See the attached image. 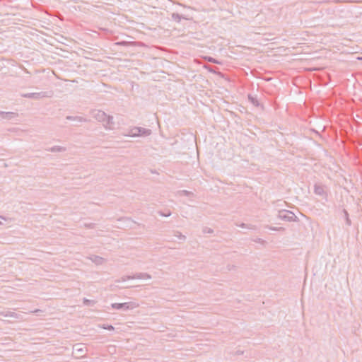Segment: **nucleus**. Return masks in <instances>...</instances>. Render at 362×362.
<instances>
[{"label":"nucleus","mask_w":362,"mask_h":362,"mask_svg":"<svg viewBox=\"0 0 362 362\" xmlns=\"http://www.w3.org/2000/svg\"><path fill=\"white\" fill-rule=\"evenodd\" d=\"M111 307L115 310H132L139 307V303L136 301H129L122 303H115L111 304Z\"/></svg>","instance_id":"f257e3e1"},{"label":"nucleus","mask_w":362,"mask_h":362,"mask_svg":"<svg viewBox=\"0 0 362 362\" xmlns=\"http://www.w3.org/2000/svg\"><path fill=\"white\" fill-rule=\"evenodd\" d=\"M83 303L85 305H94L95 303V302L94 300H88V299H84L83 300Z\"/></svg>","instance_id":"ddd939ff"},{"label":"nucleus","mask_w":362,"mask_h":362,"mask_svg":"<svg viewBox=\"0 0 362 362\" xmlns=\"http://www.w3.org/2000/svg\"><path fill=\"white\" fill-rule=\"evenodd\" d=\"M172 18L173 20L176 21H180L182 18V17L178 13H173Z\"/></svg>","instance_id":"f8f14e48"},{"label":"nucleus","mask_w":362,"mask_h":362,"mask_svg":"<svg viewBox=\"0 0 362 362\" xmlns=\"http://www.w3.org/2000/svg\"><path fill=\"white\" fill-rule=\"evenodd\" d=\"M100 327L105 329H107V330H110V331L114 330V327L112 325H100Z\"/></svg>","instance_id":"9b49d317"},{"label":"nucleus","mask_w":362,"mask_h":362,"mask_svg":"<svg viewBox=\"0 0 362 362\" xmlns=\"http://www.w3.org/2000/svg\"><path fill=\"white\" fill-rule=\"evenodd\" d=\"M93 117L98 122L103 123L108 116L105 112L101 110H95L93 112Z\"/></svg>","instance_id":"39448f33"},{"label":"nucleus","mask_w":362,"mask_h":362,"mask_svg":"<svg viewBox=\"0 0 362 362\" xmlns=\"http://www.w3.org/2000/svg\"><path fill=\"white\" fill-rule=\"evenodd\" d=\"M64 150V149L60 146H54L51 149L52 151H62Z\"/></svg>","instance_id":"4468645a"},{"label":"nucleus","mask_w":362,"mask_h":362,"mask_svg":"<svg viewBox=\"0 0 362 362\" xmlns=\"http://www.w3.org/2000/svg\"><path fill=\"white\" fill-rule=\"evenodd\" d=\"M0 315L4 317H11L16 319H18L20 317V315L11 311L1 312Z\"/></svg>","instance_id":"1a4fd4ad"},{"label":"nucleus","mask_w":362,"mask_h":362,"mask_svg":"<svg viewBox=\"0 0 362 362\" xmlns=\"http://www.w3.org/2000/svg\"><path fill=\"white\" fill-rule=\"evenodd\" d=\"M184 192H185V194H188V193H189V192H187V191H184Z\"/></svg>","instance_id":"6ab92c4d"},{"label":"nucleus","mask_w":362,"mask_h":362,"mask_svg":"<svg viewBox=\"0 0 362 362\" xmlns=\"http://www.w3.org/2000/svg\"><path fill=\"white\" fill-rule=\"evenodd\" d=\"M134 279H151V276L149 274H148V273L141 272V273L136 274L134 276H124V277H122L121 279V281H125L126 280Z\"/></svg>","instance_id":"20e7f679"},{"label":"nucleus","mask_w":362,"mask_h":362,"mask_svg":"<svg viewBox=\"0 0 362 362\" xmlns=\"http://www.w3.org/2000/svg\"><path fill=\"white\" fill-rule=\"evenodd\" d=\"M315 192L317 194H322L324 192V189H323L322 187L315 185Z\"/></svg>","instance_id":"9d476101"},{"label":"nucleus","mask_w":362,"mask_h":362,"mask_svg":"<svg viewBox=\"0 0 362 362\" xmlns=\"http://www.w3.org/2000/svg\"><path fill=\"white\" fill-rule=\"evenodd\" d=\"M273 230H284L283 228H271Z\"/></svg>","instance_id":"dca6fc26"},{"label":"nucleus","mask_w":362,"mask_h":362,"mask_svg":"<svg viewBox=\"0 0 362 362\" xmlns=\"http://www.w3.org/2000/svg\"><path fill=\"white\" fill-rule=\"evenodd\" d=\"M279 218L286 221H296L297 216L292 211L282 210L279 212Z\"/></svg>","instance_id":"7ed1b4c3"},{"label":"nucleus","mask_w":362,"mask_h":362,"mask_svg":"<svg viewBox=\"0 0 362 362\" xmlns=\"http://www.w3.org/2000/svg\"><path fill=\"white\" fill-rule=\"evenodd\" d=\"M103 125L106 129L112 130L115 129V123L113 122V117L108 115L106 119L103 123Z\"/></svg>","instance_id":"423d86ee"},{"label":"nucleus","mask_w":362,"mask_h":362,"mask_svg":"<svg viewBox=\"0 0 362 362\" xmlns=\"http://www.w3.org/2000/svg\"><path fill=\"white\" fill-rule=\"evenodd\" d=\"M344 213H345V215H346V218L347 223H348L349 225H350V224H351V221H350V220H349V217H348V214H347V212H346V211H344Z\"/></svg>","instance_id":"2eb2a0df"},{"label":"nucleus","mask_w":362,"mask_h":362,"mask_svg":"<svg viewBox=\"0 0 362 362\" xmlns=\"http://www.w3.org/2000/svg\"><path fill=\"white\" fill-rule=\"evenodd\" d=\"M0 218H1V219H3V220H5V221L6 220V218L2 217V216H0ZM2 224H3L2 221H0V226H1V225H2Z\"/></svg>","instance_id":"a211bd4d"},{"label":"nucleus","mask_w":362,"mask_h":362,"mask_svg":"<svg viewBox=\"0 0 362 362\" xmlns=\"http://www.w3.org/2000/svg\"><path fill=\"white\" fill-rule=\"evenodd\" d=\"M151 134V131L148 129L142 127H134L129 129L128 134L129 136H148Z\"/></svg>","instance_id":"f03ea898"},{"label":"nucleus","mask_w":362,"mask_h":362,"mask_svg":"<svg viewBox=\"0 0 362 362\" xmlns=\"http://www.w3.org/2000/svg\"><path fill=\"white\" fill-rule=\"evenodd\" d=\"M208 60H209V62H213V63H217V62H216L214 59H213V58H211V57H209V58H208Z\"/></svg>","instance_id":"f3484780"},{"label":"nucleus","mask_w":362,"mask_h":362,"mask_svg":"<svg viewBox=\"0 0 362 362\" xmlns=\"http://www.w3.org/2000/svg\"><path fill=\"white\" fill-rule=\"evenodd\" d=\"M88 259L96 265H102L106 262L105 258L94 255H90Z\"/></svg>","instance_id":"0eeeda50"},{"label":"nucleus","mask_w":362,"mask_h":362,"mask_svg":"<svg viewBox=\"0 0 362 362\" xmlns=\"http://www.w3.org/2000/svg\"><path fill=\"white\" fill-rule=\"evenodd\" d=\"M86 351L81 344H76L74 346V353L77 354L78 357H83L86 355Z\"/></svg>","instance_id":"6e6552de"}]
</instances>
